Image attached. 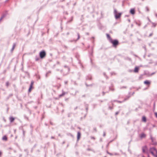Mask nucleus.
Returning <instances> with one entry per match:
<instances>
[{
    "mask_svg": "<svg viewBox=\"0 0 157 157\" xmlns=\"http://www.w3.org/2000/svg\"><path fill=\"white\" fill-rule=\"evenodd\" d=\"M2 140H3L6 141L7 140V138L6 136H4L2 137Z\"/></svg>",
    "mask_w": 157,
    "mask_h": 157,
    "instance_id": "obj_14",
    "label": "nucleus"
},
{
    "mask_svg": "<svg viewBox=\"0 0 157 157\" xmlns=\"http://www.w3.org/2000/svg\"><path fill=\"white\" fill-rule=\"evenodd\" d=\"M118 112H117V113H116V115L117 114H118Z\"/></svg>",
    "mask_w": 157,
    "mask_h": 157,
    "instance_id": "obj_28",
    "label": "nucleus"
},
{
    "mask_svg": "<svg viewBox=\"0 0 157 157\" xmlns=\"http://www.w3.org/2000/svg\"><path fill=\"white\" fill-rule=\"evenodd\" d=\"M130 13L132 14H134L135 13V10L134 9H132L130 11Z\"/></svg>",
    "mask_w": 157,
    "mask_h": 157,
    "instance_id": "obj_10",
    "label": "nucleus"
},
{
    "mask_svg": "<svg viewBox=\"0 0 157 157\" xmlns=\"http://www.w3.org/2000/svg\"><path fill=\"white\" fill-rule=\"evenodd\" d=\"M146 9L147 11H149V9L148 7H146Z\"/></svg>",
    "mask_w": 157,
    "mask_h": 157,
    "instance_id": "obj_18",
    "label": "nucleus"
},
{
    "mask_svg": "<svg viewBox=\"0 0 157 157\" xmlns=\"http://www.w3.org/2000/svg\"><path fill=\"white\" fill-rule=\"evenodd\" d=\"M114 13L115 14V17L116 19L119 18L121 17V13H117V10H114Z\"/></svg>",
    "mask_w": 157,
    "mask_h": 157,
    "instance_id": "obj_2",
    "label": "nucleus"
},
{
    "mask_svg": "<svg viewBox=\"0 0 157 157\" xmlns=\"http://www.w3.org/2000/svg\"><path fill=\"white\" fill-rule=\"evenodd\" d=\"M15 46H16V44H14L13 45V47L12 49V51H13V50L14 49L15 47Z\"/></svg>",
    "mask_w": 157,
    "mask_h": 157,
    "instance_id": "obj_16",
    "label": "nucleus"
},
{
    "mask_svg": "<svg viewBox=\"0 0 157 157\" xmlns=\"http://www.w3.org/2000/svg\"><path fill=\"white\" fill-rule=\"evenodd\" d=\"M148 157H149V155H148Z\"/></svg>",
    "mask_w": 157,
    "mask_h": 157,
    "instance_id": "obj_30",
    "label": "nucleus"
},
{
    "mask_svg": "<svg viewBox=\"0 0 157 157\" xmlns=\"http://www.w3.org/2000/svg\"><path fill=\"white\" fill-rule=\"evenodd\" d=\"M153 25L154 27H155L156 25V24L155 23H153Z\"/></svg>",
    "mask_w": 157,
    "mask_h": 157,
    "instance_id": "obj_23",
    "label": "nucleus"
},
{
    "mask_svg": "<svg viewBox=\"0 0 157 157\" xmlns=\"http://www.w3.org/2000/svg\"><path fill=\"white\" fill-rule=\"evenodd\" d=\"M106 36H107V37L109 39V41H110V39H111V37L110 36V35L109 34H106Z\"/></svg>",
    "mask_w": 157,
    "mask_h": 157,
    "instance_id": "obj_15",
    "label": "nucleus"
},
{
    "mask_svg": "<svg viewBox=\"0 0 157 157\" xmlns=\"http://www.w3.org/2000/svg\"><path fill=\"white\" fill-rule=\"evenodd\" d=\"M152 35H153V33H151V34H150V35H149V36H152Z\"/></svg>",
    "mask_w": 157,
    "mask_h": 157,
    "instance_id": "obj_24",
    "label": "nucleus"
},
{
    "mask_svg": "<svg viewBox=\"0 0 157 157\" xmlns=\"http://www.w3.org/2000/svg\"><path fill=\"white\" fill-rule=\"evenodd\" d=\"M147 151V147L146 146H144L142 148V151L144 153H145Z\"/></svg>",
    "mask_w": 157,
    "mask_h": 157,
    "instance_id": "obj_6",
    "label": "nucleus"
},
{
    "mask_svg": "<svg viewBox=\"0 0 157 157\" xmlns=\"http://www.w3.org/2000/svg\"><path fill=\"white\" fill-rule=\"evenodd\" d=\"M14 120L15 118L13 117H10V122H13L14 121Z\"/></svg>",
    "mask_w": 157,
    "mask_h": 157,
    "instance_id": "obj_11",
    "label": "nucleus"
},
{
    "mask_svg": "<svg viewBox=\"0 0 157 157\" xmlns=\"http://www.w3.org/2000/svg\"><path fill=\"white\" fill-rule=\"evenodd\" d=\"M9 82H7L6 83V85L7 86H8L9 85Z\"/></svg>",
    "mask_w": 157,
    "mask_h": 157,
    "instance_id": "obj_19",
    "label": "nucleus"
},
{
    "mask_svg": "<svg viewBox=\"0 0 157 157\" xmlns=\"http://www.w3.org/2000/svg\"><path fill=\"white\" fill-rule=\"evenodd\" d=\"M144 83L145 84H147V85H149L150 84V82L149 81H147V80H146L145 81H144Z\"/></svg>",
    "mask_w": 157,
    "mask_h": 157,
    "instance_id": "obj_12",
    "label": "nucleus"
},
{
    "mask_svg": "<svg viewBox=\"0 0 157 157\" xmlns=\"http://www.w3.org/2000/svg\"><path fill=\"white\" fill-rule=\"evenodd\" d=\"M91 138L93 140H95V138L94 137H93V136H92L91 137Z\"/></svg>",
    "mask_w": 157,
    "mask_h": 157,
    "instance_id": "obj_22",
    "label": "nucleus"
},
{
    "mask_svg": "<svg viewBox=\"0 0 157 157\" xmlns=\"http://www.w3.org/2000/svg\"><path fill=\"white\" fill-rule=\"evenodd\" d=\"M110 42L113 44V46L115 48H116L119 44V41L117 40H112V39H110Z\"/></svg>",
    "mask_w": 157,
    "mask_h": 157,
    "instance_id": "obj_1",
    "label": "nucleus"
},
{
    "mask_svg": "<svg viewBox=\"0 0 157 157\" xmlns=\"http://www.w3.org/2000/svg\"><path fill=\"white\" fill-rule=\"evenodd\" d=\"M2 152H0V156L1 155H2Z\"/></svg>",
    "mask_w": 157,
    "mask_h": 157,
    "instance_id": "obj_27",
    "label": "nucleus"
},
{
    "mask_svg": "<svg viewBox=\"0 0 157 157\" xmlns=\"http://www.w3.org/2000/svg\"><path fill=\"white\" fill-rule=\"evenodd\" d=\"M78 39H79V38H80V35L79 34H78Z\"/></svg>",
    "mask_w": 157,
    "mask_h": 157,
    "instance_id": "obj_20",
    "label": "nucleus"
},
{
    "mask_svg": "<svg viewBox=\"0 0 157 157\" xmlns=\"http://www.w3.org/2000/svg\"><path fill=\"white\" fill-rule=\"evenodd\" d=\"M139 70V68L137 67H135L134 71L135 72L137 73L138 72Z\"/></svg>",
    "mask_w": 157,
    "mask_h": 157,
    "instance_id": "obj_9",
    "label": "nucleus"
},
{
    "mask_svg": "<svg viewBox=\"0 0 157 157\" xmlns=\"http://www.w3.org/2000/svg\"><path fill=\"white\" fill-rule=\"evenodd\" d=\"M64 94H65L64 93H63L62 94L59 95V97H61V96H63V95H64Z\"/></svg>",
    "mask_w": 157,
    "mask_h": 157,
    "instance_id": "obj_17",
    "label": "nucleus"
},
{
    "mask_svg": "<svg viewBox=\"0 0 157 157\" xmlns=\"http://www.w3.org/2000/svg\"><path fill=\"white\" fill-rule=\"evenodd\" d=\"M155 117H157V113L156 112L155 113Z\"/></svg>",
    "mask_w": 157,
    "mask_h": 157,
    "instance_id": "obj_21",
    "label": "nucleus"
},
{
    "mask_svg": "<svg viewBox=\"0 0 157 157\" xmlns=\"http://www.w3.org/2000/svg\"><path fill=\"white\" fill-rule=\"evenodd\" d=\"M2 18H3V17H2L0 18V21H1L2 20Z\"/></svg>",
    "mask_w": 157,
    "mask_h": 157,
    "instance_id": "obj_26",
    "label": "nucleus"
},
{
    "mask_svg": "<svg viewBox=\"0 0 157 157\" xmlns=\"http://www.w3.org/2000/svg\"><path fill=\"white\" fill-rule=\"evenodd\" d=\"M34 82L33 81H32L31 82V83L29 90V92L31 91L32 90L33 88V86L34 84Z\"/></svg>",
    "mask_w": 157,
    "mask_h": 157,
    "instance_id": "obj_5",
    "label": "nucleus"
},
{
    "mask_svg": "<svg viewBox=\"0 0 157 157\" xmlns=\"http://www.w3.org/2000/svg\"><path fill=\"white\" fill-rule=\"evenodd\" d=\"M142 120L144 122L146 121V118L145 116H143L142 118Z\"/></svg>",
    "mask_w": 157,
    "mask_h": 157,
    "instance_id": "obj_13",
    "label": "nucleus"
},
{
    "mask_svg": "<svg viewBox=\"0 0 157 157\" xmlns=\"http://www.w3.org/2000/svg\"><path fill=\"white\" fill-rule=\"evenodd\" d=\"M105 136V134H104V136Z\"/></svg>",
    "mask_w": 157,
    "mask_h": 157,
    "instance_id": "obj_29",
    "label": "nucleus"
},
{
    "mask_svg": "<svg viewBox=\"0 0 157 157\" xmlns=\"http://www.w3.org/2000/svg\"><path fill=\"white\" fill-rule=\"evenodd\" d=\"M46 55V53L45 52L43 51L40 52V56L41 58L42 59L45 57Z\"/></svg>",
    "mask_w": 157,
    "mask_h": 157,
    "instance_id": "obj_4",
    "label": "nucleus"
},
{
    "mask_svg": "<svg viewBox=\"0 0 157 157\" xmlns=\"http://www.w3.org/2000/svg\"><path fill=\"white\" fill-rule=\"evenodd\" d=\"M153 155L155 157H157V155H156V154H154V155Z\"/></svg>",
    "mask_w": 157,
    "mask_h": 157,
    "instance_id": "obj_25",
    "label": "nucleus"
},
{
    "mask_svg": "<svg viewBox=\"0 0 157 157\" xmlns=\"http://www.w3.org/2000/svg\"><path fill=\"white\" fill-rule=\"evenodd\" d=\"M146 136V134L144 133H142L140 135V137L141 138H144Z\"/></svg>",
    "mask_w": 157,
    "mask_h": 157,
    "instance_id": "obj_8",
    "label": "nucleus"
},
{
    "mask_svg": "<svg viewBox=\"0 0 157 157\" xmlns=\"http://www.w3.org/2000/svg\"><path fill=\"white\" fill-rule=\"evenodd\" d=\"M150 151L153 155H154V154H157V151L154 147L151 148Z\"/></svg>",
    "mask_w": 157,
    "mask_h": 157,
    "instance_id": "obj_3",
    "label": "nucleus"
},
{
    "mask_svg": "<svg viewBox=\"0 0 157 157\" xmlns=\"http://www.w3.org/2000/svg\"><path fill=\"white\" fill-rule=\"evenodd\" d=\"M142 157H145L144 156H143Z\"/></svg>",
    "mask_w": 157,
    "mask_h": 157,
    "instance_id": "obj_31",
    "label": "nucleus"
},
{
    "mask_svg": "<svg viewBox=\"0 0 157 157\" xmlns=\"http://www.w3.org/2000/svg\"><path fill=\"white\" fill-rule=\"evenodd\" d=\"M80 137H81V133L80 132H78V133H77V140H78L80 138Z\"/></svg>",
    "mask_w": 157,
    "mask_h": 157,
    "instance_id": "obj_7",
    "label": "nucleus"
}]
</instances>
